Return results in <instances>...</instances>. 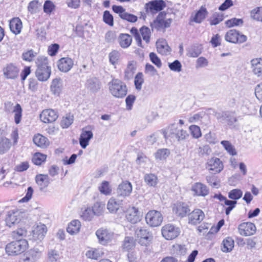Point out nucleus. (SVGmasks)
<instances>
[{"instance_id":"nucleus-1","label":"nucleus","mask_w":262,"mask_h":262,"mask_svg":"<svg viewBox=\"0 0 262 262\" xmlns=\"http://www.w3.org/2000/svg\"><path fill=\"white\" fill-rule=\"evenodd\" d=\"M109 90L111 94L116 98H122L127 93L126 84L118 79H113L108 83Z\"/></svg>"},{"instance_id":"nucleus-2","label":"nucleus","mask_w":262,"mask_h":262,"mask_svg":"<svg viewBox=\"0 0 262 262\" xmlns=\"http://www.w3.org/2000/svg\"><path fill=\"white\" fill-rule=\"evenodd\" d=\"M28 246V244L26 239L15 240L7 245L6 251L10 255H18L24 252Z\"/></svg>"},{"instance_id":"nucleus-3","label":"nucleus","mask_w":262,"mask_h":262,"mask_svg":"<svg viewBox=\"0 0 262 262\" xmlns=\"http://www.w3.org/2000/svg\"><path fill=\"white\" fill-rule=\"evenodd\" d=\"M213 112L218 121L222 124L226 123L229 126H232L237 121L234 111H224L218 112L214 110Z\"/></svg>"},{"instance_id":"nucleus-4","label":"nucleus","mask_w":262,"mask_h":262,"mask_svg":"<svg viewBox=\"0 0 262 262\" xmlns=\"http://www.w3.org/2000/svg\"><path fill=\"white\" fill-rule=\"evenodd\" d=\"M163 220V217L162 213L160 211L155 210L149 211L145 216L147 224L152 227L160 226Z\"/></svg>"},{"instance_id":"nucleus-5","label":"nucleus","mask_w":262,"mask_h":262,"mask_svg":"<svg viewBox=\"0 0 262 262\" xmlns=\"http://www.w3.org/2000/svg\"><path fill=\"white\" fill-rule=\"evenodd\" d=\"M135 234L139 238L138 243L143 246H148L153 238L152 233L144 227L138 228Z\"/></svg>"},{"instance_id":"nucleus-6","label":"nucleus","mask_w":262,"mask_h":262,"mask_svg":"<svg viewBox=\"0 0 262 262\" xmlns=\"http://www.w3.org/2000/svg\"><path fill=\"white\" fill-rule=\"evenodd\" d=\"M162 235L167 240H172L177 238L180 234V229L173 224H168L162 227Z\"/></svg>"},{"instance_id":"nucleus-7","label":"nucleus","mask_w":262,"mask_h":262,"mask_svg":"<svg viewBox=\"0 0 262 262\" xmlns=\"http://www.w3.org/2000/svg\"><path fill=\"white\" fill-rule=\"evenodd\" d=\"M225 38L227 41L233 43H242L247 39L246 35L235 29L228 31L225 35Z\"/></svg>"},{"instance_id":"nucleus-8","label":"nucleus","mask_w":262,"mask_h":262,"mask_svg":"<svg viewBox=\"0 0 262 262\" xmlns=\"http://www.w3.org/2000/svg\"><path fill=\"white\" fill-rule=\"evenodd\" d=\"M165 15L166 13L164 12H160L156 19L154 20V24H151V27L155 28L157 31L165 30V29L169 28L170 26L172 19L168 18L166 20H164Z\"/></svg>"},{"instance_id":"nucleus-9","label":"nucleus","mask_w":262,"mask_h":262,"mask_svg":"<svg viewBox=\"0 0 262 262\" xmlns=\"http://www.w3.org/2000/svg\"><path fill=\"white\" fill-rule=\"evenodd\" d=\"M172 210L177 216L184 218L188 215L190 211V206L185 202H177L173 204Z\"/></svg>"},{"instance_id":"nucleus-10","label":"nucleus","mask_w":262,"mask_h":262,"mask_svg":"<svg viewBox=\"0 0 262 262\" xmlns=\"http://www.w3.org/2000/svg\"><path fill=\"white\" fill-rule=\"evenodd\" d=\"M206 168L212 173L216 174L221 172L224 168V164L220 159L212 157L208 160L206 164Z\"/></svg>"},{"instance_id":"nucleus-11","label":"nucleus","mask_w":262,"mask_h":262,"mask_svg":"<svg viewBox=\"0 0 262 262\" xmlns=\"http://www.w3.org/2000/svg\"><path fill=\"white\" fill-rule=\"evenodd\" d=\"M166 6L163 0H152L146 3L145 6L146 12L156 13L162 11Z\"/></svg>"},{"instance_id":"nucleus-12","label":"nucleus","mask_w":262,"mask_h":262,"mask_svg":"<svg viewBox=\"0 0 262 262\" xmlns=\"http://www.w3.org/2000/svg\"><path fill=\"white\" fill-rule=\"evenodd\" d=\"M188 216V223L195 226L201 223L204 219L205 214L201 209L196 208L191 212L190 211Z\"/></svg>"},{"instance_id":"nucleus-13","label":"nucleus","mask_w":262,"mask_h":262,"mask_svg":"<svg viewBox=\"0 0 262 262\" xmlns=\"http://www.w3.org/2000/svg\"><path fill=\"white\" fill-rule=\"evenodd\" d=\"M169 136L174 137L179 141L185 140L189 136L186 130L178 129L175 124H171L168 128Z\"/></svg>"},{"instance_id":"nucleus-14","label":"nucleus","mask_w":262,"mask_h":262,"mask_svg":"<svg viewBox=\"0 0 262 262\" xmlns=\"http://www.w3.org/2000/svg\"><path fill=\"white\" fill-rule=\"evenodd\" d=\"M238 230L241 235L247 236L253 235L256 232L255 225L251 222H244L238 227Z\"/></svg>"},{"instance_id":"nucleus-15","label":"nucleus","mask_w":262,"mask_h":262,"mask_svg":"<svg viewBox=\"0 0 262 262\" xmlns=\"http://www.w3.org/2000/svg\"><path fill=\"white\" fill-rule=\"evenodd\" d=\"M132 189V185L130 182L128 181H123L118 185L116 193L118 196L125 198L130 195Z\"/></svg>"},{"instance_id":"nucleus-16","label":"nucleus","mask_w":262,"mask_h":262,"mask_svg":"<svg viewBox=\"0 0 262 262\" xmlns=\"http://www.w3.org/2000/svg\"><path fill=\"white\" fill-rule=\"evenodd\" d=\"M58 117L57 113L55 110L52 109L45 110L40 114L41 121L46 123L55 121Z\"/></svg>"},{"instance_id":"nucleus-17","label":"nucleus","mask_w":262,"mask_h":262,"mask_svg":"<svg viewBox=\"0 0 262 262\" xmlns=\"http://www.w3.org/2000/svg\"><path fill=\"white\" fill-rule=\"evenodd\" d=\"M3 74L7 79H14L18 76L19 69L14 64L10 63L3 69Z\"/></svg>"},{"instance_id":"nucleus-18","label":"nucleus","mask_w":262,"mask_h":262,"mask_svg":"<svg viewBox=\"0 0 262 262\" xmlns=\"http://www.w3.org/2000/svg\"><path fill=\"white\" fill-rule=\"evenodd\" d=\"M47 228L45 224L37 225L32 230V239L34 241H42L47 232Z\"/></svg>"},{"instance_id":"nucleus-19","label":"nucleus","mask_w":262,"mask_h":262,"mask_svg":"<svg viewBox=\"0 0 262 262\" xmlns=\"http://www.w3.org/2000/svg\"><path fill=\"white\" fill-rule=\"evenodd\" d=\"M96 235L99 239V243L102 245H105L110 242L113 237L112 232L106 229L100 228L96 232Z\"/></svg>"},{"instance_id":"nucleus-20","label":"nucleus","mask_w":262,"mask_h":262,"mask_svg":"<svg viewBox=\"0 0 262 262\" xmlns=\"http://www.w3.org/2000/svg\"><path fill=\"white\" fill-rule=\"evenodd\" d=\"M85 88L91 93H97L101 88V82L96 77L88 79L85 84Z\"/></svg>"},{"instance_id":"nucleus-21","label":"nucleus","mask_w":262,"mask_h":262,"mask_svg":"<svg viewBox=\"0 0 262 262\" xmlns=\"http://www.w3.org/2000/svg\"><path fill=\"white\" fill-rule=\"evenodd\" d=\"M73 65V59L69 57H62L57 61L58 69L60 71L64 73L69 72L72 68Z\"/></svg>"},{"instance_id":"nucleus-22","label":"nucleus","mask_w":262,"mask_h":262,"mask_svg":"<svg viewBox=\"0 0 262 262\" xmlns=\"http://www.w3.org/2000/svg\"><path fill=\"white\" fill-rule=\"evenodd\" d=\"M191 190L194 192V195L197 196H205L209 193V189L205 184L196 182L192 185Z\"/></svg>"},{"instance_id":"nucleus-23","label":"nucleus","mask_w":262,"mask_h":262,"mask_svg":"<svg viewBox=\"0 0 262 262\" xmlns=\"http://www.w3.org/2000/svg\"><path fill=\"white\" fill-rule=\"evenodd\" d=\"M20 221L18 211H9L5 219L6 225L11 227L15 224L18 223Z\"/></svg>"},{"instance_id":"nucleus-24","label":"nucleus","mask_w":262,"mask_h":262,"mask_svg":"<svg viewBox=\"0 0 262 262\" xmlns=\"http://www.w3.org/2000/svg\"><path fill=\"white\" fill-rule=\"evenodd\" d=\"M93 137V134L91 130H84L83 129L79 139L81 147L83 149L85 148Z\"/></svg>"},{"instance_id":"nucleus-25","label":"nucleus","mask_w":262,"mask_h":262,"mask_svg":"<svg viewBox=\"0 0 262 262\" xmlns=\"http://www.w3.org/2000/svg\"><path fill=\"white\" fill-rule=\"evenodd\" d=\"M51 74V68L36 69L35 76L38 80L40 81H46L50 77Z\"/></svg>"},{"instance_id":"nucleus-26","label":"nucleus","mask_w":262,"mask_h":262,"mask_svg":"<svg viewBox=\"0 0 262 262\" xmlns=\"http://www.w3.org/2000/svg\"><path fill=\"white\" fill-rule=\"evenodd\" d=\"M137 70V62L134 60L128 62L127 67L124 71V79L129 80L133 77V75Z\"/></svg>"},{"instance_id":"nucleus-27","label":"nucleus","mask_w":262,"mask_h":262,"mask_svg":"<svg viewBox=\"0 0 262 262\" xmlns=\"http://www.w3.org/2000/svg\"><path fill=\"white\" fill-rule=\"evenodd\" d=\"M22 27L21 20L18 17H14L9 21L10 29L15 35H17L21 32Z\"/></svg>"},{"instance_id":"nucleus-28","label":"nucleus","mask_w":262,"mask_h":262,"mask_svg":"<svg viewBox=\"0 0 262 262\" xmlns=\"http://www.w3.org/2000/svg\"><path fill=\"white\" fill-rule=\"evenodd\" d=\"M208 12L205 6H201L200 9L195 13L191 21L196 23H201L206 17Z\"/></svg>"},{"instance_id":"nucleus-29","label":"nucleus","mask_w":262,"mask_h":262,"mask_svg":"<svg viewBox=\"0 0 262 262\" xmlns=\"http://www.w3.org/2000/svg\"><path fill=\"white\" fill-rule=\"evenodd\" d=\"M139 212L138 209L133 207L130 210H129L126 214V220L132 224H136L139 222L140 219Z\"/></svg>"},{"instance_id":"nucleus-30","label":"nucleus","mask_w":262,"mask_h":262,"mask_svg":"<svg viewBox=\"0 0 262 262\" xmlns=\"http://www.w3.org/2000/svg\"><path fill=\"white\" fill-rule=\"evenodd\" d=\"M35 181L37 185L40 186V190L47 187L50 183V178L47 174H37L35 177Z\"/></svg>"},{"instance_id":"nucleus-31","label":"nucleus","mask_w":262,"mask_h":262,"mask_svg":"<svg viewBox=\"0 0 262 262\" xmlns=\"http://www.w3.org/2000/svg\"><path fill=\"white\" fill-rule=\"evenodd\" d=\"M252 72L258 77H262V58H256L251 60Z\"/></svg>"},{"instance_id":"nucleus-32","label":"nucleus","mask_w":262,"mask_h":262,"mask_svg":"<svg viewBox=\"0 0 262 262\" xmlns=\"http://www.w3.org/2000/svg\"><path fill=\"white\" fill-rule=\"evenodd\" d=\"M33 141L36 145L41 148L47 147L50 144L49 140L40 134L34 136Z\"/></svg>"},{"instance_id":"nucleus-33","label":"nucleus","mask_w":262,"mask_h":262,"mask_svg":"<svg viewBox=\"0 0 262 262\" xmlns=\"http://www.w3.org/2000/svg\"><path fill=\"white\" fill-rule=\"evenodd\" d=\"M118 41L120 47L123 49L129 47L132 42V37L126 33H121L118 37Z\"/></svg>"},{"instance_id":"nucleus-34","label":"nucleus","mask_w":262,"mask_h":262,"mask_svg":"<svg viewBox=\"0 0 262 262\" xmlns=\"http://www.w3.org/2000/svg\"><path fill=\"white\" fill-rule=\"evenodd\" d=\"M50 88L53 94L59 96L62 89L61 79L60 78H56L53 79Z\"/></svg>"},{"instance_id":"nucleus-35","label":"nucleus","mask_w":262,"mask_h":262,"mask_svg":"<svg viewBox=\"0 0 262 262\" xmlns=\"http://www.w3.org/2000/svg\"><path fill=\"white\" fill-rule=\"evenodd\" d=\"M143 179L146 185L148 187H155L159 182L157 176L152 173H145Z\"/></svg>"},{"instance_id":"nucleus-36","label":"nucleus","mask_w":262,"mask_h":262,"mask_svg":"<svg viewBox=\"0 0 262 262\" xmlns=\"http://www.w3.org/2000/svg\"><path fill=\"white\" fill-rule=\"evenodd\" d=\"M202 49L201 45H193L187 49V55L191 57H197L201 54Z\"/></svg>"},{"instance_id":"nucleus-37","label":"nucleus","mask_w":262,"mask_h":262,"mask_svg":"<svg viewBox=\"0 0 262 262\" xmlns=\"http://www.w3.org/2000/svg\"><path fill=\"white\" fill-rule=\"evenodd\" d=\"M81 227L80 221L77 220H73L70 222L67 228V231L71 235L77 233Z\"/></svg>"},{"instance_id":"nucleus-38","label":"nucleus","mask_w":262,"mask_h":262,"mask_svg":"<svg viewBox=\"0 0 262 262\" xmlns=\"http://www.w3.org/2000/svg\"><path fill=\"white\" fill-rule=\"evenodd\" d=\"M222 245V251L224 252H229L231 251L234 248V241L232 237H227L223 240Z\"/></svg>"},{"instance_id":"nucleus-39","label":"nucleus","mask_w":262,"mask_h":262,"mask_svg":"<svg viewBox=\"0 0 262 262\" xmlns=\"http://www.w3.org/2000/svg\"><path fill=\"white\" fill-rule=\"evenodd\" d=\"M170 151L168 148H160L155 153V157L156 160L162 161L165 160L170 155Z\"/></svg>"},{"instance_id":"nucleus-40","label":"nucleus","mask_w":262,"mask_h":262,"mask_svg":"<svg viewBox=\"0 0 262 262\" xmlns=\"http://www.w3.org/2000/svg\"><path fill=\"white\" fill-rule=\"evenodd\" d=\"M122 201L117 200L115 198H111L107 203V209L111 212H116L119 208Z\"/></svg>"},{"instance_id":"nucleus-41","label":"nucleus","mask_w":262,"mask_h":262,"mask_svg":"<svg viewBox=\"0 0 262 262\" xmlns=\"http://www.w3.org/2000/svg\"><path fill=\"white\" fill-rule=\"evenodd\" d=\"M10 140L6 137L0 138V154L2 155L7 151L10 148Z\"/></svg>"},{"instance_id":"nucleus-42","label":"nucleus","mask_w":262,"mask_h":262,"mask_svg":"<svg viewBox=\"0 0 262 262\" xmlns=\"http://www.w3.org/2000/svg\"><path fill=\"white\" fill-rule=\"evenodd\" d=\"M37 69L50 68L49 60L47 57L43 56H38L35 61Z\"/></svg>"},{"instance_id":"nucleus-43","label":"nucleus","mask_w":262,"mask_h":262,"mask_svg":"<svg viewBox=\"0 0 262 262\" xmlns=\"http://www.w3.org/2000/svg\"><path fill=\"white\" fill-rule=\"evenodd\" d=\"M224 14L222 13L215 12L209 18L208 20L211 26H215L219 24L224 20Z\"/></svg>"},{"instance_id":"nucleus-44","label":"nucleus","mask_w":262,"mask_h":262,"mask_svg":"<svg viewBox=\"0 0 262 262\" xmlns=\"http://www.w3.org/2000/svg\"><path fill=\"white\" fill-rule=\"evenodd\" d=\"M104 204L101 202H96L93 207L92 211L94 213V214L97 216H100L102 215L104 209Z\"/></svg>"},{"instance_id":"nucleus-45","label":"nucleus","mask_w":262,"mask_h":262,"mask_svg":"<svg viewBox=\"0 0 262 262\" xmlns=\"http://www.w3.org/2000/svg\"><path fill=\"white\" fill-rule=\"evenodd\" d=\"M143 74L142 72H138L135 77L134 84L135 88L138 91H140L142 85L144 82Z\"/></svg>"},{"instance_id":"nucleus-46","label":"nucleus","mask_w":262,"mask_h":262,"mask_svg":"<svg viewBox=\"0 0 262 262\" xmlns=\"http://www.w3.org/2000/svg\"><path fill=\"white\" fill-rule=\"evenodd\" d=\"M48 257L50 262H59L61 257L59 252L56 250H49Z\"/></svg>"},{"instance_id":"nucleus-47","label":"nucleus","mask_w":262,"mask_h":262,"mask_svg":"<svg viewBox=\"0 0 262 262\" xmlns=\"http://www.w3.org/2000/svg\"><path fill=\"white\" fill-rule=\"evenodd\" d=\"M135 242L134 238L132 237L126 236L125 237L122 248L123 249L129 251L135 247Z\"/></svg>"},{"instance_id":"nucleus-48","label":"nucleus","mask_w":262,"mask_h":262,"mask_svg":"<svg viewBox=\"0 0 262 262\" xmlns=\"http://www.w3.org/2000/svg\"><path fill=\"white\" fill-rule=\"evenodd\" d=\"M221 143L230 155L232 156L237 155V152L234 146H233L229 141L223 140L221 141Z\"/></svg>"},{"instance_id":"nucleus-49","label":"nucleus","mask_w":262,"mask_h":262,"mask_svg":"<svg viewBox=\"0 0 262 262\" xmlns=\"http://www.w3.org/2000/svg\"><path fill=\"white\" fill-rule=\"evenodd\" d=\"M47 156L46 155L36 153L32 158V162L36 165H40L41 164L45 162Z\"/></svg>"},{"instance_id":"nucleus-50","label":"nucleus","mask_w":262,"mask_h":262,"mask_svg":"<svg viewBox=\"0 0 262 262\" xmlns=\"http://www.w3.org/2000/svg\"><path fill=\"white\" fill-rule=\"evenodd\" d=\"M140 32L142 36L143 39L148 43L150 41V31L148 27L143 26L140 29Z\"/></svg>"},{"instance_id":"nucleus-51","label":"nucleus","mask_w":262,"mask_h":262,"mask_svg":"<svg viewBox=\"0 0 262 262\" xmlns=\"http://www.w3.org/2000/svg\"><path fill=\"white\" fill-rule=\"evenodd\" d=\"M14 121L16 124H19L21 119L22 117V108L19 104H16L14 109Z\"/></svg>"},{"instance_id":"nucleus-52","label":"nucleus","mask_w":262,"mask_h":262,"mask_svg":"<svg viewBox=\"0 0 262 262\" xmlns=\"http://www.w3.org/2000/svg\"><path fill=\"white\" fill-rule=\"evenodd\" d=\"M99 190L101 193L106 195L110 194L112 189L110 186L109 182L106 181H103L101 185L99 187Z\"/></svg>"},{"instance_id":"nucleus-53","label":"nucleus","mask_w":262,"mask_h":262,"mask_svg":"<svg viewBox=\"0 0 262 262\" xmlns=\"http://www.w3.org/2000/svg\"><path fill=\"white\" fill-rule=\"evenodd\" d=\"M242 195L243 192L239 189H233L228 192V198L236 201L242 196Z\"/></svg>"},{"instance_id":"nucleus-54","label":"nucleus","mask_w":262,"mask_h":262,"mask_svg":"<svg viewBox=\"0 0 262 262\" xmlns=\"http://www.w3.org/2000/svg\"><path fill=\"white\" fill-rule=\"evenodd\" d=\"M225 24L228 28H231L234 26L243 25L244 21L242 18L234 17L226 20Z\"/></svg>"},{"instance_id":"nucleus-55","label":"nucleus","mask_w":262,"mask_h":262,"mask_svg":"<svg viewBox=\"0 0 262 262\" xmlns=\"http://www.w3.org/2000/svg\"><path fill=\"white\" fill-rule=\"evenodd\" d=\"M120 54L118 51L113 50L108 55L110 62L115 66L118 63Z\"/></svg>"},{"instance_id":"nucleus-56","label":"nucleus","mask_w":262,"mask_h":262,"mask_svg":"<svg viewBox=\"0 0 262 262\" xmlns=\"http://www.w3.org/2000/svg\"><path fill=\"white\" fill-rule=\"evenodd\" d=\"M103 21L110 26L114 25V17L108 10H105L103 14Z\"/></svg>"},{"instance_id":"nucleus-57","label":"nucleus","mask_w":262,"mask_h":262,"mask_svg":"<svg viewBox=\"0 0 262 262\" xmlns=\"http://www.w3.org/2000/svg\"><path fill=\"white\" fill-rule=\"evenodd\" d=\"M251 16L257 21H262V7H257L251 11Z\"/></svg>"},{"instance_id":"nucleus-58","label":"nucleus","mask_w":262,"mask_h":262,"mask_svg":"<svg viewBox=\"0 0 262 262\" xmlns=\"http://www.w3.org/2000/svg\"><path fill=\"white\" fill-rule=\"evenodd\" d=\"M55 5L50 0L45 2L43 6V12L47 14H51L55 9Z\"/></svg>"},{"instance_id":"nucleus-59","label":"nucleus","mask_w":262,"mask_h":262,"mask_svg":"<svg viewBox=\"0 0 262 262\" xmlns=\"http://www.w3.org/2000/svg\"><path fill=\"white\" fill-rule=\"evenodd\" d=\"M74 117L70 114L67 115L65 117H63L61 121V126L63 128H67L69 127L73 123Z\"/></svg>"},{"instance_id":"nucleus-60","label":"nucleus","mask_w":262,"mask_h":262,"mask_svg":"<svg viewBox=\"0 0 262 262\" xmlns=\"http://www.w3.org/2000/svg\"><path fill=\"white\" fill-rule=\"evenodd\" d=\"M27 231L24 228H19L17 230L14 231L12 233V236L15 240L24 239L23 237L26 236Z\"/></svg>"},{"instance_id":"nucleus-61","label":"nucleus","mask_w":262,"mask_h":262,"mask_svg":"<svg viewBox=\"0 0 262 262\" xmlns=\"http://www.w3.org/2000/svg\"><path fill=\"white\" fill-rule=\"evenodd\" d=\"M168 67L170 70L180 72L182 71V64L178 60H175L172 62L168 63Z\"/></svg>"},{"instance_id":"nucleus-62","label":"nucleus","mask_w":262,"mask_h":262,"mask_svg":"<svg viewBox=\"0 0 262 262\" xmlns=\"http://www.w3.org/2000/svg\"><path fill=\"white\" fill-rule=\"evenodd\" d=\"M36 55L37 53L31 49L23 53L22 54V58L25 61L30 62L32 61L33 58H34Z\"/></svg>"},{"instance_id":"nucleus-63","label":"nucleus","mask_w":262,"mask_h":262,"mask_svg":"<svg viewBox=\"0 0 262 262\" xmlns=\"http://www.w3.org/2000/svg\"><path fill=\"white\" fill-rule=\"evenodd\" d=\"M149 57L151 62L158 68H160L162 67L161 60L155 53H150Z\"/></svg>"},{"instance_id":"nucleus-64","label":"nucleus","mask_w":262,"mask_h":262,"mask_svg":"<svg viewBox=\"0 0 262 262\" xmlns=\"http://www.w3.org/2000/svg\"><path fill=\"white\" fill-rule=\"evenodd\" d=\"M189 130L193 138L198 139L202 136L201 129L199 126L195 125H190Z\"/></svg>"}]
</instances>
